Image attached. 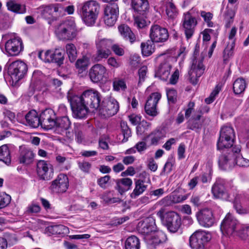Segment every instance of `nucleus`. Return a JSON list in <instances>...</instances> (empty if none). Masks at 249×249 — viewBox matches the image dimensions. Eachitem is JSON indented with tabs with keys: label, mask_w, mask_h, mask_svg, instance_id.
Here are the masks:
<instances>
[{
	"label": "nucleus",
	"mask_w": 249,
	"mask_h": 249,
	"mask_svg": "<svg viewBox=\"0 0 249 249\" xmlns=\"http://www.w3.org/2000/svg\"><path fill=\"white\" fill-rule=\"evenodd\" d=\"M68 99L75 118L81 119L86 117L89 111V107L97 109L100 107L101 95L94 89L87 90L81 96L74 95L69 91Z\"/></svg>",
	"instance_id": "nucleus-1"
},
{
	"label": "nucleus",
	"mask_w": 249,
	"mask_h": 249,
	"mask_svg": "<svg viewBox=\"0 0 249 249\" xmlns=\"http://www.w3.org/2000/svg\"><path fill=\"white\" fill-rule=\"evenodd\" d=\"M100 11V5L95 0H88L79 8V13L84 22L88 26L93 25Z\"/></svg>",
	"instance_id": "nucleus-2"
},
{
	"label": "nucleus",
	"mask_w": 249,
	"mask_h": 249,
	"mask_svg": "<svg viewBox=\"0 0 249 249\" xmlns=\"http://www.w3.org/2000/svg\"><path fill=\"white\" fill-rule=\"evenodd\" d=\"M157 215L170 232H177L181 226L182 222L180 215L174 211L165 213V209L161 208L157 212Z\"/></svg>",
	"instance_id": "nucleus-3"
},
{
	"label": "nucleus",
	"mask_w": 249,
	"mask_h": 249,
	"mask_svg": "<svg viewBox=\"0 0 249 249\" xmlns=\"http://www.w3.org/2000/svg\"><path fill=\"white\" fill-rule=\"evenodd\" d=\"M241 146H235L233 151L229 155H221L219 157L218 163L220 166L227 165L228 162L231 161L240 167H248L249 166V160L244 158L240 154Z\"/></svg>",
	"instance_id": "nucleus-4"
},
{
	"label": "nucleus",
	"mask_w": 249,
	"mask_h": 249,
	"mask_svg": "<svg viewBox=\"0 0 249 249\" xmlns=\"http://www.w3.org/2000/svg\"><path fill=\"white\" fill-rule=\"evenodd\" d=\"M199 46L196 45L193 53V59L190 70L188 71L189 80L193 85L197 84L202 74V57H199Z\"/></svg>",
	"instance_id": "nucleus-5"
},
{
	"label": "nucleus",
	"mask_w": 249,
	"mask_h": 249,
	"mask_svg": "<svg viewBox=\"0 0 249 249\" xmlns=\"http://www.w3.org/2000/svg\"><path fill=\"white\" fill-rule=\"evenodd\" d=\"M56 32L60 39H73L76 36L77 33L75 22L72 20L63 22L59 25Z\"/></svg>",
	"instance_id": "nucleus-6"
},
{
	"label": "nucleus",
	"mask_w": 249,
	"mask_h": 249,
	"mask_svg": "<svg viewBox=\"0 0 249 249\" xmlns=\"http://www.w3.org/2000/svg\"><path fill=\"white\" fill-rule=\"evenodd\" d=\"M119 109V103L117 100L110 98L103 102L99 108V115L103 118L110 117L116 114Z\"/></svg>",
	"instance_id": "nucleus-7"
},
{
	"label": "nucleus",
	"mask_w": 249,
	"mask_h": 249,
	"mask_svg": "<svg viewBox=\"0 0 249 249\" xmlns=\"http://www.w3.org/2000/svg\"><path fill=\"white\" fill-rule=\"evenodd\" d=\"M239 223L233 215L228 213L220 225V230L224 235H231L234 233Z\"/></svg>",
	"instance_id": "nucleus-8"
},
{
	"label": "nucleus",
	"mask_w": 249,
	"mask_h": 249,
	"mask_svg": "<svg viewBox=\"0 0 249 249\" xmlns=\"http://www.w3.org/2000/svg\"><path fill=\"white\" fill-rule=\"evenodd\" d=\"M26 64L21 61L13 62L8 69V72L13 81H18L26 74L27 71Z\"/></svg>",
	"instance_id": "nucleus-9"
},
{
	"label": "nucleus",
	"mask_w": 249,
	"mask_h": 249,
	"mask_svg": "<svg viewBox=\"0 0 249 249\" xmlns=\"http://www.w3.org/2000/svg\"><path fill=\"white\" fill-rule=\"evenodd\" d=\"M149 36L151 40L155 43H163L166 41L169 37V33L167 30L155 24L151 26L149 32Z\"/></svg>",
	"instance_id": "nucleus-10"
},
{
	"label": "nucleus",
	"mask_w": 249,
	"mask_h": 249,
	"mask_svg": "<svg viewBox=\"0 0 249 249\" xmlns=\"http://www.w3.org/2000/svg\"><path fill=\"white\" fill-rule=\"evenodd\" d=\"M119 15V7L115 3L107 4L104 9V20L108 26H112L115 23Z\"/></svg>",
	"instance_id": "nucleus-11"
},
{
	"label": "nucleus",
	"mask_w": 249,
	"mask_h": 249,
	"mask_svg": "<svg viewBox=\"0 0 249 249\" xmlns=\"http://www.w3.org/2000/svg\"><path fill=\"white\" fill-rule=\"evenodd\" d=\"M69 187L68 177L63 174H59L57 178L52 181L50 189L53 193L59 194L65 192Z\"/></svg>",
	"instance_id": "nucleus-12"
},
{
	"label": "nucleus",
	"mask_w": 249,
	"mask_h": 249,
	"mask_svg": "<svg viewBox=\"0 0 249 249\" xmlns=\"http://www.w3.org/2000/svg\"><path fill=\"white\" fill-rule=\"evenodd\" d=\"M137 231L139 233L144 235V237L154 233V232L157 231L154 219L151 217H148L140 221L137 225Z\"/></svg>",
	"instance_id": "nucleus-13"
},
{
	"label": "nucleus",
	"mask_w": 249,
	"mask_h": 249,
	"mask_svg": "<svg viewBox=\"0 0 249 249\" xmlns=\"http://www.w3.org/2000/svg\"><path fill=\"white\" fill-rule=\"evenodd\" d=\"M36 172L38 176L43 180H49L53 175L52 165L47 161L39 160L36 164Z\"/></svg>",
	"instance_id": "nucleus-14"
},
{
	"label": "nucleus",
	"mask_w": 249,
	"mask_h": 249,
	"mask_svg": "<svg viewBox=\"0 0 249 249\" xmlns=\"http://www.w3.org/2000/svg\"><path fill=\"white\" fill-rule=\"evenodd\" d=\"M40 125L45 129L54 128L55 124L56 115L54 111L47 108L43 110L40 114Z\"/></svg>",
	"instance_id": "nucleus-15"
},
{
	"label": "nucleus",
	"mask_w": 249,
	"mask_h": 249,
	"mask_svg": "<svg viewBox=\"0 0 249 249\" xmlns=\"http://www.w3.org/2000/svg\"><path fill=\"white\" fill-rule=\"evenodd\" d=\"M107 69L100 64L94 65L89 70V75L93 83H98L107 77Z\"/></svg>",
	"instance_id": "nucleus-16"
},
{
	"label": "nucleus",
	"mask_w": 249,
	"mask_h": 249,
	"mask_svg": "<svg viewBox=\"0 0 249 249\" xmlns=\"http://www.w3.org/2000/svg\"><path fill=\"white\" fill-rule=\"evenodd\" d=\"M161 96L160 93L154 92L148 97L144 107L145 111L147 115L155 117L158 114L157 107Z\"/></svg>",
	"instance_id": "nucleus-17"
},
{
	"label": "nucleus",
	"mask_w": 249,
	"mask_h": 249,
	"mask_svg": "<svg viewBox=\"0 0 249 249\" xmlns=\"http://www.w3.org/2000/svg\"><path fill=\"white\" fill-rule=\"evenodd\" d=\"M225 180L220 178L217 179L212 188V192L215 198L231 201L230 196L225 188Z\"/></svg>",
	"instance_id": "nucleus-18"
},
{
	"label": "nucleus",
	"mask_w": 249,
	"mask_h": 249,
	"mask_svg": "<svg viewBox=\"0 0 249 249\" xmlns=\"http://www.w3.org/2000/svg\"><path fill=\"white\" fill-rule=\"evenodd\" d=\"M62 9L61 4H53L40 7V12L44 18L53 19L60 16Z\"/></svg>",
	"instance_id": "nucleus-19"
},
{
	"label": "nucleus",
	"mask_w": 249,
	"mask_h": 249,
	"mask_svg": "<svg viewBox=\"0 0 249 249\" xmlns=\"http://www.w3.org/2000/svg\"><path fill=\"white\" fill-rule=\"evenodd\" d=\"M234 139L228 138L222 136H219L217 142L216 147L221 152V155H229L233 151Z\"/></svg>",
	"instance_id": "nucleus-20"
},
{
	"label": "nucleus",
	"mask_w": 249,
	"mask_h": 249,
	"mask_svg": "<svg viewBox=\"0 0 249 249\" xmlns=\"http://www.w3.org/2000/svg\"><path fill=\"white\" fill-rule=\"evenodd\" d=\"M6 52L11 56L18 55L23 49V45L20 38H14L8 40L5 43Z\"/></svg>",
	"instance_id": "nucleus-21"
},
{
	"label": "nucleus",
	"mask_w": 249,
	"mask_h": 249,
	"mask_svg": "<svg viewBox=\"0 0 249 249\" xmlns=\"http://www.w3.org/2000/svg\"><path fill=\"white\" fill-rule=\"evenodd\" d=\"M196 24V21L195 18H193L190 13L184 14L182 26L187 39L190 38L192 36L194 31V27Z\"/></svg>",
	"instance_id": "nucleus-22"
},
{
	"label": "nucleus",
	"mask_w": 249,
	"mask_h": 249,
	"mask_svg": "<svg viewBox=\"0 0 249 249\" xmlns=\"http://www.w3.org/2000/svg\"><path fill=\"white\" fill-rule=\"evenodd\" d=\"M161 8L165 11L168 20L174 21L178 15V10L172 1L166 0L161 3Z\"/></svg>",
	"instance_id": "nucleus-23"
},
{
	"label": "nucleus",
	"mask_w": 249,
	"mask_h": 249,
	"mask_svg": "<svg viewBox=\"0 0 249 249\" xmlns=\"http://www.w3.org/2000/svg\"><path fill=\"white\" fill-rule=\"evenodd\" d=\"M165 234L161 232L157 231L150 234V236L144 237V240L149 248H155L160 244L162 243L165 238Z\"/></svg>",
	"instance_id": "nucleus-24"
},
{
	"label": "nucleus",
	"mask_w": 249,
	"mask_h": 249,
	"mask_svg": "<svg viewBox=\"0 0 249 249\" xmlns=\"http://www.w3.org/2000/svg\"><path fill=\"white\" fill-rule=\"evenodd\" d=\"M171 57H168L166 60L162 62L158 70L157 75L162 80H166L170 73L172 65L169 63Z\"/></svg>",
	"instance_id": "nucleus-25"
},
{
	"label": "nucleus",
	"mask_w": 249,
	"mask_h": 249,
	"mask_svg": "<svg viewBox=\"0 0 249 249\" xmlns=\"http://www.w3.org/2000/svg\"><path fill=\"white\" fill-rule=\"evenodd\" d=\"M189 244L192 249H202V231H196L190 237Z\"/></svg>",
	"instance_id": "nucleus-26"
},
{
	"label": "nucleus",
	"mask_w": 249,
	"mask_h": 249,
	"mask_svg": "<svg viewBox=\"0 0 249 249\" xmlns=\"http://www.w3.org/2000/svg\"><path fill=\"white\" fill-rule=\"evenodd\" d=\"M115 182L116 184L115 188L121 195L129 190L132 185V179L128 178L117 179L115 180Z\"/></svg>",
	"instance_id": "nucleus-27"
},
{
	"label": "nucleus",
	"mask_w": 249,
	"mask_h": 249,
	"mask_svg": "<svg viewBox=\"0 0 249 249\" xmlns=\"http://www.w3.org/2000/svg\"><path fill=\"white\" fill-rule=\"evenodd\" d=\"M27 124L33 128H36L40 125V116L36 111L32 110L25 116Z\"/></svg>",
	"instance_id": "nucleus-28"
},
{
	"label": "nucleus",
	"mask_w": 249,
	"mask_h": 249,
	"mask_svg": "<svg viewBox=\"0 0 249 249\" xmlns=\"http://www.w3.org/2000/svg\"><path fill=\"white\" fill-rule=\"evenodd\" d=\"M118 30L121 36L130 43H132L135 41V36L128 25L122 24L118 27Z\"/></svg>",
	"instance_id": "nucleus-29"
},
{
	"label": "nucleus",
	"mask_w": 249,
	"mask_h": 249,
	"mask_svg": "<svg viewBox=\"0 0 249 249\" xmlns=\"http://www.w3.org/2000/svg\"><path fill=\"white\" fill-rule=\"evenodd\" d=\"M34 157L35 155L32 150L24 148L20 153L19 160L20 163L28 165L33 162Z\"/></svg>",
	"instance_id": "nucleus-30"
},
{
	"label": "nucleus",
	"mask_w": 249,
	"mask_h": 249,
	"mask_svg": "<svg viewBox=\"0 0 249 249\" xmlns=\"http://www.w3.org/2000/svg\"><path fill=\"white\" fill-rule=\"evenodd\" d=\"M132 8L140 13L147 11L149 8L148 0H131Z\"/></svg>",
	"instance_id": "nucleus-31"
},
{
	"label": "nucleus",
	"mask_w": 249,
	"mask_h": 249,
	"mask_svg": "<svg viewBox=\"0 0 249 249\" xmlns=\"http://www.w3.org/2000/svg\"><path fill=\"white\" fill-rule=\"evenodd\" d=\"M6 6L8 10L17 14H23L26 12L25 5L17 3L15 0H11L7 1Z\"/></svg>",
	"instance_id": "nucleus-32"
},
{
	"label": "nucleus",
	"mask_w": 249,
	"mask_h": 249,
	"mask_svg": "<svg viewBox=\"0 0 249 249\" xmlns=\"http://www.w3.org/2000/svg\"><path fill=\"white\" fill-rule=\"evenodd\" d=\"M147 185L144 184V182L141 179H137L135 182V188L130 194V197L132 199L136 198L138 196L142 194L146 189Z\"/></svg>",
	"instance_id": "nucleus-33"
},
{
	"label": "nucleus",
	"mask_w": 249,
	"mask_h": 249,
	"mask_svg": "<svg viewBox=\"0 0 249 249\" xmlns=\"http://www.w3.org/2000/svg\"><path fill=\"white\" fill-rule=\"evenodd\" d=\"M247 86L246 80L243 77L236 79L233 84V90L235 94H239L243 93Z\"/></svg>",
	"instance_id": "nucleus-34"
},
{
	"label": "nucleus",
	"mask_w": 249,
	"mask_h": 249,
	"mask_svg": "<svg viewBox=\"0 0 249 249\" xmlns=\"http://www.w3.org/2000/svg\"><path fill=\"white\" fill-rule=\"evenodd\" d=\"M124 247L125 249H140V240L135 235L130 236L126 239Z\"/></svg>",
	"instance_id": "nucleus-35"
},
{
	"label": "nucleus",
	"mask_w": 249,
	"mask_h": 249,
	"mask_svg": "<svg viewBox=\"0 0 249 249\" xmlns=\"http://www.w3.org/2000/svg\"><path fill=\"white\" fill-rule=\"evenodd\" d=\"M54 127L61 131L68 130L71 124V121L67 116L56 119Z\"/></svg>",
	"instance_id": "nucleus-36"
},
{
	"label": "nucleus",
	"mask_w": 249,
	"mask_h": 249,
	"mask_svg": "<svg viewBox=\"0 0 249 249\" xmlns=\"http://www.w3.org/2000/svg\"><path fill=\"white\" fill-rule=\"evenodd\" d=\"M214 222V217L211 209L203 208V227H210Z\"/></svg>",
	"instance_id": "nucleus-37"
},
{
	"label": "nucleus",
	"mask_w": 249,
	"mask_h": 249,
	"mask_svg": "<svg viewBox=\"0 0 249 249\" xmlns=\"http://www.w3.org/2000/svg\"><path fill=\"white\" fill-rule=\"evenodd\" d=\"M68 231V228L62 225L50 226L46 229V232L52 234L67 233Z\"/></svg>",
	"instance_id": "nucleus-38"
},
{
	"label": "nucleus",
	"mask_w": 249,
	"mask_h": 249,
	"mask_svg": "<svg viewBox=\"0 0 249 249\" xmlns=\"http://www.w3.org/2000/svg\"><path fill=\"white\" fill-rule=\"evenodd\" d=\"M165 137V135L160 130H156L149 134L143 140H146V138H150L151 140V145H157Z\"/></svg>",
	"instance_id": "nucleus-39"
},
{
	"label": "nucleus",
	"mask_w": 249,
	"mask_h": 249,
	"mask_svg": "<svg viewBox=\"0 0 249 249\" xmlns=\"http://www.w3.org/2000/svg\"><path fill=\"white\" fill-rule=\"evenodd\" d=\"M0 161L7 165L11 163L10 153L7 145L4 144L0 147Z\"/></svg>",
	"instance_id": "nucleus-40"
},
{
	"label": "nucleus",
	"mask_w": 249,
	"mask_h": 249,
	"mask_svg": "<svg viewBox=\"0 0 249 249\" xmlns=\"http://www.w3.org/2000/svg\"><path fill=\"white\" fill-rule=\"evenodd\" d=\"M154 42L151 40L141 43L142 53L144 56L150 55L154 52Z\"/></svg>",
	"instance_id": "nucleus-41"
},
{
	"label": "nucleus",
	"mask_w": 249,
	"mask_h": 249,
	"mask_svg": "<svg viewBox=\"0 0 249 249\" xmlns=\"http://www.w3.org/2000/svg\"><path fill=\"white\" fill-rule=\"evenodd\" d=\"M111 53L110 49L97 48L96 54L93 56L95 62H100L103 59L107 58Z\"/></svg>",
	"instance_id": "nucleus-42"
},
{
	"label": "nucleus",
	"mask_w": 249,
	"mask_h": 249,
	"mask_svg": "<svg viewBox=\"0 0 249 249\" xmlns=\"http://www.w3.org/2000/svg\"><path fill=\"white\" fill-rule=\"evenodd\" d=\"M65 48L69 60L71 62H74L77 57V50L75 45L72 43H69L66 45Z\"/></svg>",
	"instance_id": "nucleus-43"
},
{
	"label": "nucleus",
	"mask_w": 249,
	"mask_h": 249,
	"mask_svg": "<svg viewBox=\"0 0 249 249\" xmlns=\"http://www.w3.org/2000/svg\"><path fill=\"white\" fill-rule=\"evenodd\" d=\"M181 201L182 199L180 198V196H168L161 199L159 202V204L160 205L166 206L170 205L172 202L174 203H178Z\"/></svg>",
	"instance_id": "nucleus-44"
},
{
	"label": "nucleus",
	"mask_w": 249,
	"mask_h": 249,
	"mask_svg": "<svg viewBox=\"0 0 249 249\" xmlns=\"http://www.w3.org/2000/svg\"><path fill=\"white\" fill-rule=\"evenodd\" d=\"M234 233L242 239H246L249 236V226L239 225Z\"/></svg>",
	"instance_id": "nucleus-45"
},
{
	"label": "nucleus",
	"mask_w": 249,
	"mask_h": 249,
	"mask_svg": "<svg viewBox=\"0 0 249 249\" xmlns=\"http://www.w3.org/2000/svg\"><path fill=\"white\" fill-rule=\"evenodd\" d=\"M219 135L231 139H235V133L233 128L231 126L225 125L221 127Z\"/></svg>",
	"instance_id": "nucleus-46"
},
{
	"label": "nucleus",
	"mask_w": 249,
	"mask_h": 249,
	"mask_svg": "<svg viewBox=\"0 0 249 249\" xmlns=\"http://www.w3.org/2000/svg\"><path fill=\"white\" fill-rule=\"evenodd\" d=\"M53 52L54 63L60 66L63 64L64 59L63 51L61 49H56L54 51H53Z\"/></svg>",
	"instance_id": "nucleus-47"
},
{
	"label": "nucleus",
	"mask_w": 249,
	"mask_h": 249,
	"mask_svg": "<svg viewBox=\"0 0 249 249\" xmlns=\"http://www.w3.org/2000/svg\"><path fill=\"white\" fill-rule=\"evenodd\" d=\"M151 123L143 120L137 125L136 127L137 134L139 135H142L150 128Z\"/></svg>",
	"instance_id": "nucleus-48"
},
{
	"label": "nucleus",
	"mask_w": 249,
	"mask_h": 249,
	"mask_svg": "<svg viewBox=\"0 0 249 249\" xmlns=\"http://www.w3.org/2000/svg\"><path fill=\"white\" fill-rule=\"evenodd\" d=\"M11 200V196L5 192H0V209L7 206Z\"/></svg>",
	"instance_id": "nucleus-49"
},
{
	"label": "nucleus",
	"mask_w": 249,
	"mask_h": 249,
	"mask_svg": "<svg viewBox=\"0 0 249 249\" xmlns=\"http://www.w3.org/2000/svg\"><path fill=\"white\" fill-rule=\"evenodd\" d=\"M121 127L122 134L124 136V139L122 140L123 142H126L128 138L131 136V130L127 125V124L125 122H122L121 123Z\"/></svg>",
	"instance_id": "nucleus-50"
},
{
	"label": "nucleus",
	"mask_w": 249,
	"mask_h": 249,
	"mask_svg": "<svg viewBox=\"0 0 249 249\" xmlns=\"http://www.w3.org/2000/svg\"><path fill=\"white\" fill-rule=\"evenodd\" d=\"M112 45V42L110 39L103 38L96 41V48L109 49Z\"/></svg>",
	"instance_id": "nucleus-51"
},
{
	"label": "nucleus",
	"mask_w": 249,
	"mask_h": 249,
	"mask_svg": "<svg viewBox=\"0 0 249 249\" xmlns=\"http://www.w3.org/2000/svg\"><path fill=\"white\" fill-rule=\"evenodd\" d=\"M221 90V86L219 85H217L211 93L210 96L205 99V102L207 104H210L212 103L215 99V97L218 94L220 91Z\"/></svg>",
	"instance_id": "nucleus-52"
},
{
	"label": "nucleus",
	"mask_w": 249,
	"mask_h": 249,
	"mask_svg": "<svg viewBox=\"0 0 249 249\" xmlns=\"http://www.w3.org/2000/svg\"><path fill=\"white\" fill-rule=\"evenodd\" d=\"M234 14L231 10L227 11L224 15V19L225 20V27L226 28H229L231 26V24L233 22Z\"/></svg>",
	"instance_id": "nucleus-53"
},
{
	"label": "nucleus",
	"mask_w": 249,
	"mask_h": 249,
	"mask_svg": "<svg viewBox=\"0 0 249 249\" xmlns=\"http://www.w3.org/2000/svg\"><path fill=\"white\" fill-rule=\"evenodd\" d=\"M212 166V162L209 161L206 165L207 171L203 174V183L209 182L211 180L213 172Z\"/></svg>",
	"instance_id": "nucleus-54"
},
{
	"label": "nucleus",
	"mask_w": 249,
	"mask_h": 249,
	"mask_svg": "<svg viewBox=\"0 0 249 249\" xmlns=\"http://www.w3.org/2000/svg\"><path fill=\"white\" fill-rule=\"evenodd\" d=\"M89 60L86 56H83L82 58L78 59L76 63V68L79 69L82 71L85 70L88 66Z\"/></svg>",
	"instance_id": "nucleus-55"
},
{
	"label": "nucleus",
	"mask_w": 249,
	"mask_h": 249,
	"mask_svg": "<svg viewBox=\"0 0 249 249\" xmlns=\"http://www.w3.org/2000/svg\"><path fill=\"white\" fill-rule=\"evenodd\" d=\"M113 88L115 90H124L126 89L125 82L122 79H115L113 82Z\"/></svg>",
	"instance_id": "nucleus-56"
},
{
	"label": "nucleus",
	"mask_w": 249,
	"mask_h": 249,
	"mask_svg": "<svg viewBox=\"0 0 249 249\" xmlns=\"http://www.w3.org/2000/svg\"><path fill=\"white\" fill-rule=\"evenodd\" d=\"M166 95L169 103L174 104L176 102L177 92L175 89H167Z\"/></svg>",
	"instance_id": "nucleus-57"
},
{
	"label": "nucleus",
	"mask_w": 249,
	"mask_h": 249,
	"mask_svg": "<svg viewBox=\"0 0 249 249\" xmlns=\"http://www.w3.org/2000/svg\"><path fill=\"white\" fill-rule=\"evenodd\" d=\"M233 208L237 213L243 214L247 213V210L243 208L241 202L237 198H235L233 202Z\"/></svg>",
	"instance_id": "nucleus-58"
},
{
	"label": "nucleus",
	"mask_w": 249,
	"mask_h": 249,
	"mask_svg": "<svg viewBox=\"0 0 249 249\" xmlns=\"http://www.w3.org/2000/svg\"><path fill=\"white\" fill-rule=\"evenodd\" d=\"M41 208L39 205L35 203H31L26 208L25 213L28 214L36 213L40 212Z\"/></svg>",
	"instance_id": "nucleus-59"
},
{
	"label": "nucleus",
	"mask_w": 249,
	"mask_h": 249,
	"mask_svg": "<svg viewBox=\"0 0 249 249\" xmlns=\"http://www.w3.org/2000/svg\"><path fill=\"white\" fill-rule=\"evenodd\" d=\"M134 25L138 28H143L146 26V22L142 17L137 16L134 17Z\"/></svg>",
	"instance_id": "nucleus-60"
},
{
	"label": "nucleus",
	"mask_w": 249,
	"mask_h": 249,
	"mask_svg": "<svg viewBox=\"0 0 249 249\" xmlns=\"http://www.w3.org/2000/svg\"><path fill=\"white\" fill-rule=\"evenodd\" d=\"M213 18V14L211 12H206L203 11V19L207 23L208 27H213V22L211 21V19Z\"/></svg>",
	"instance_id": "nucleus-61"
},
{
	"label": "nucleus",
	"mask_w": 249,
	"mask_h": 249,
	"mask_svg": "<svg viewBox=\"0 0 249 249\" xmlns=\"http://www.w3.org/2000/svg\"><path fill=\"white\" fill-rule=\"evenodd\" d=\"M78 167L81 171L86 173H88L91 168V164L88 161L79 162Z\"/></svg>",
	"instance_id": "nucleus-62"
},
{
	"label": "nucleus",
	"mask_w": 249,
	"mask_h": 249,
	"mask_svg": "<svg viewBox=\"0 0 249 249\" xmlns=\"http://www.w3.org/2000/svg\"><path fill=\"white\" fill-rule=\"evenodd\" d=\"M128 119L131 124L134 125H138L142 121V116L135 114L128 116Z\"/></svg>",
	"instance_id": "nucleus-63"
},
{
	"label": "nucleus",
	"mask_w": 249,
	"mask_h": 249,
	"mask_svg": "<svg viewBox=\"0 0 249 249\" xmlns=\"http://www.w3.org/2000/svg\"><path fill=\"white\" fill-rule=\"evenodd\" d=\"M110 179V177L109 175H106L104 177L99 178L97 180V183L101 188L106 189L107 187L106 185Z\"/></svg>",
	"instance_id": "nucleus-64"
}]
</instances>
